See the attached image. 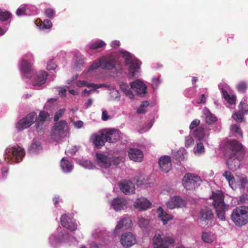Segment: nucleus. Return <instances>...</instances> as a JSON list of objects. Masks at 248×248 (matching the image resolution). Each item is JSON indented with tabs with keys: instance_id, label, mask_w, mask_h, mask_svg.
I'll return each instance as SVG.
<instances>
[{
	"instance_id": "nucleus-1",
	"label": "nucleus",
	"mask_w": 248,
	"mask_h": 248,
	"mask_svg": "<svg viewBox=\"0 0 248 248\" xmlns=\"http://www.w3.org/2000/svg\"><path fill=\"white\" fill-rule=\"evenodd\" d=\"M227 168L234 171L238 170L245 154L242 144L235 140L227 142L225 145Z\"/></svg>"
},
{
	"instance_id": "nucleus-2",
	"label": "nucleus",
	"mask_w": 248,
	"mask_h": 248,
	"mask_svg": "<svg viewBox=\"0 0 248 248\" xmlns=\"http://www.w3.org/2000/svg\"><path fill=\"white\" fill-rule=\"evenodd\" d=\"M224 198L223 193L220 191L213 192L211 197L214 201L212 204L216 210L217 217L221 220L225 219V213L228 207L224 202Z\"/></svg>"
},
{
	"instance_id": "nucleus-3",
	"label": "nucleus",
	"mask_w": 248,
	"mask_h": 248,
	"mask_svg": "<svg viewBox=\"0 0 248 248\" xmlns=\"http://www.w3.org/2000/svg\"><path fill=\"white\" fill-rule=\"evenodd\" d=\"M231 217L236 225L242 226L248 223V207L240 206L232 211Z\"/></svg>"
},
{
	"instance_id": "nucleus-4",
	"label": "nucleus",
	"mask_w": 248,
	"mask_h": 248,
	"mask_svg": "<svg viewBox=\"0 0 248 248\" xmlns=\"http://www.w3.org/2000/svg\"><path fill=\"white\" fill-rule=\"evenodd\" d=\"M25 155V150L19 146H14L6 148L5 159L13 162H19Z\"/></svg>"
},
{
	"instance_id": "nucleus-5",
	"label": "nucleus",
	"mask_w": 248,
	"mask_h": 248,
	"mask_svg": "<svg viewBox=\"0 0 248 248\" xmlns=\"http://www.w3.org/2000/svg\"><path fill=\"white\" fill-rule=\"evenodd\" d=\"M202 182L200 177L199 176L188 173L186 174L183 179V185L186 189L191 190L198 187Z\"/></svg>"
},
{
	"instance_id": "nucleus-6",
	"label": "nucleus",
	"mask_w": 248,
	"mask_h": 248,
	"mask_svg": "<svg viewBox=\"0 0 248 248\" xmlns=\"http://www.w3.org/2000/svg\"><path fill=\"white\" fill-rule=\"evenodd\" d=\"M67 127V123L65 121L57 122L52 128V139L56 141L60 140L65 136V129Z\"/></svg>"
},
{
	"instance_id": "nucleus-7",
	"label": "nucleus",
	"mask_w": 248,
	"mask_h": 248,
	"mask_svg": "<svg viewBox=\"0 0 248 248\" xmlns=\"http://www.w3.org/2000/svg\"><path fill=\"white\" fill-rule=\"evenodd\" d=\"M122 54L124 58L125 65L128 67L129 70L136 72L140 68L141 62L134 55L127 51H124Z\"/></svg>"
},
{
	"instance_id": "nucleus-8",
	"label": "nucleus",
	"mask_w": 248,
	"mask_h": 248,
	"mask_svg": "<svg viewBox=\"0 0 248 248\" xmlns=\"http://www.w3.org/2000/svg\"><path fill=\"white\" fill-rule=\"evenodd\" d=\"M214 216L212 210L210 208L205 206L200 210L197 222L199 225L205 226L208 224L209 221L213 219Z\"/></svg>"
},
{
	"instance_id": "nucleus-9",
	"label": "nucleus",
	"mask_w": 248,
	"mask_h": 248,
	"mask_svg": "<svg viewBox=\"0 0 248 248\" xmlns=\"http://www.w3.org/2000/svg\"><path fill=\"white\" fill-rule=\"evenodd\" d=\"M37 114L35 112H31L26 117L19 120L16 124V128L18 130H22L30 127L36 120Z\"/></svg>"
},
{
	"instance_id": "nucleus-10",
	"label": "nucleus",
	"mask_w": 248,
	"mask_h": 248,
	"mask_svg": "<svg viewBox=\"0 0 248 248\" xmlns=\"http://www.w3.org/2000/svg\"><path fill=\"white\" fill-rule=\"evenodd\" d=\"M117 64L116 59L111 55L103 57L101 58V68L103 69H112L116 67Z\"/></svg>"
},
{
	"instance_id": "nucleus-11",
	"label": "nucleus",
	"mask_w": 248,
	"mask_h": 248,
	"mask_svg": "<svg viewBox=\"0 0 248 248\" xmlns=\"http://www.w3.org/2000/svg\"><path fill=\"white\" fill-rule=\"evenodd\" d=\"M61 224L63 227L71 231L76 230L77 227L76 223L72 221L69 214H65L61 216Z\"/></svg>"
},
{
	"instance_id": "nucleus-12",
	"label": "nucleus",
	"mask_w": 248,
	"mask_h": 248,
	"mask_svg": "<svg viewBox=\"0 0 248 248\" xmlns=\"http://www.w3.org/2000/svg\"><path fill=\"white\" fill-rule=\"evenodd\" d=\"M121 243L125 248H129L136 243L135 236L130 232H125L122 234L121 238Z\"/></svg>"
},
{
	"instance_id": "nucleus-13",
	"label": "nucleus",
	"mask_w": 248,
	"mask_h": 248,
	"mask_svg": "<svg viewBox=\"0 0 248 248\" xmlns=\"http://www.w3.org/2000/svg\"><path fill=\"white\" fill-rule=\"evenodd\" d=\"M47 77L48 74L46 71H41L37 72L34 78L33 86L36 89H40L41 86L46 82Z\"/></svg>"
},
{
	"instance_id": "nucleus-14",
	"label": "nucleus",
	"mask_w": 248,
	"mask_h": 248,
	"mask_svg": "<svg viewBox=\"0 0 248 248\" xmlns=\"http://www.w3.org/2000/svg\"><path fill=\"white\" fill-rule=\"evenodd\" d=\"M131 89L139 95H144L146 93L147 87L144 83L140 80L130 83Z\"/></svg>"
},
{
	"instance_id": "nucleus-15",
	"label": "nucleus",
	"mask_w": 248,
	"mask_h": 248,
	"mask_svg": "<svg viewBox=\"0 0 248 248\" xmlns=\"http://www.w3.org/2000/svg\"><path fill=\"white\" fill-rule=\"evenodd\" d=\"M106 141L109 143H116L120 138L119 131L117 130L110 129L104 133Z\"/></svg>"
},
{
	"instance_id": "nucleus-16",
	"label": "nucleus",
	"mask_w": 248,
	"mask_h": 248,
	"mask_svg": "<svg viewBox=\"0 0 248 248\" xmlns=\"http://www.w3.org/2000/svg\"><path fill=\"white\" fill-rule=\"evenodd\" d=\"M129 158L135 161L140 162L143 160V154L142 152L137 148H130L128 151Z\"/></svg>"
},
{
	"instance_id": "nucleus-17",
	"label": "nucleus",
	"mask_w": 248,
	"mask_h": 248,
	"mask_svg": "<svg viewBox=\"0 0 248 248\" xmlns=\"http://www.w3.org/2000/svg\"><path fill=\"white\" fill-rule=\"evenodd\" d=\"M161 170L165 172H169L171 167V158L169 156H162L158 162Z\"/></svg>"
},
{
	"instance_id": "nucleus-18",
	"label": "nucleus",
	"mask_w": 248,
	"mask_h": 248,
	"mask_svg": "<svg viewBox=\"0 0 248 248\" xmlns=\"http://www.w3.org/2000/svg\"><path fill=\"white\" fill-rule=\"evenodd\" d=\"M151 206V202L144 198H140L137 199L134 203L135 208L140 211L146 210L149 209Z\"/></svg>"
},
{
	"instance_id": "nucleus-19",
	"label": "nucleus",
	"mask_w": 248,
	"mask_h": 248,
	"mask_svg": "<svg viewBox=\"0 0 248 248\" xmlns=\"http://www.w3.org/2000/svg\"><path fill=\"white\" fill-rule=\"evenodd\" d=\"M157 242L159 243L158 246L156 247V248H169V246L172 244L174 242V240L173 238L167 237L164 239H162L160 234H158L156 237V245Z\"/></svg>"
},
{
	"instance_id": "nucleus-20",
	"label": "nucleus",
	"mask_w": 248,
	"mask_h": 248,
	"mask_svg": "<svg viewBox=\"0 0 248 248\" xmlns=\"http://www.w3.org/2000/svg\"><path fill=\"white\" fill-rule=\"evenodd\" d=\"M21 71L27 78H31L33 75L32 65L26 60L21 62Z\"/></svg>"
},
{
	"instance_id": "nucleus-21",
	"label": "nucleus",
	"mask_w": 248,
	"mask_h": 248,
	"mask_svg": "<svg viewBox=\"0 0 248 248\" xmlns=\"http://www.w3.org/2000/svg\"><path fill=\"white\" fill-rule=\"evenodd\" d=\"M92 138L93 144L98 149H100L103 146L106 142L104 132H100L98 134H94Z\"/></svg>"
},
{
	"instance_id": "nucleus-22",
	"label": "nucleus",
	"mask_w": 248,
	"mask_h": 248,
	"mask_svg": "<svg viewBox=\"0 0 248 248\" xmlns=\"http://www.w3.org/2000/svg\"><path fill=\"white\" fill-rule=\"evenodd\" d=\"M235 183L237 187L240 189L248 188V178L245 174H239L236 175Z\"/></svg>"
},
{
	"instance_id": "nucleus-23",
	"label": "nucleus",
	"mask_w": 248,
	"mask_h": 248,
	"mask_svg": "<svg viewBox=\"0 0 248 248\" xmlns=\"http://www.w3.org/2000/svg\"><path fill=\"white\" fill-rule=\"evenodd\" d=\"M96 159L97 163L102 167L107 168L111 164L110 158L103 154H97Z\"/></svg>"
},
{
	"instance_id": "nucleus-24",
	"label": "nucleus",
	"mask_w": 248,
	"mask_h": 248,
	"mask_svg": "<svg viewBox=\"0 0 248 248\" xmlns=\"http://www.w3.org/2000/svg\"><path fill=\"white\" fill-rule=\"evenodd\" d=\"M156 212L158 218L162 222L163 225H166L169 221L173 218L171 215L167 213L160 206L157 208Z\"/></svg>"
},
{
	"instance_id": "nucleus-25",
	"label": "nucleus",
	"mask_w": 248,
	"mask_h": 248,
	"mask_svg": "<svg viewBox=\"0 0 248 248\" xmlns=\"http://www.w3.org/2000/svg\"><path fill=\"white\" fill-rule=\"evenodd\" d=\"M185 202L180 197H174L167 203V207L170 209L180 207L184 205Z\"/></svg>"
},
{
	"instance_id": "nucleus-26",
	"label": "nucleus",
	"mask_w": 248,
	"mask_h": 248,
	"mask_svg": "<svg viewBox=\"0 0 248 248\" xmlns=\"http://www.w3.org/2000/svg\"><path fill=\"white\" fill-rule=\"evenodd\" d=\"M111 205L115 211H120L125 207L126 201L124 198H115L112 201Z\"/></svg>"
},
{
	"instance_id": "nucleus-27",
	"label": "nucleus",
	"mask_w": 248,
	"mask_h": 248,
	"mask_svg": "<svg viewBox=\"0 0 248 248\" xmlns=\"http://www.w3.org/2000/svg\"><path fill=\"white\" fill-rule=\"evenodd\" d=\"M120 188L122 191L125 194L132 193L135 189L134 184L130 181L122 183Z\"/></svg>"
},
{
	"instance_id": "nucleus-28",
	"label": "nucleus",
	"mask_w": 248,
	"mask_h": 248,
	"mask_svg": "<svg viewBox=\"0 0 248 248\" xmlns=\"http://www.w3.org/2000/svg\"><path fill=\"white\" fill-rule=\"evenodd\" d=\"M222 175L225 178V179L228 182L229 186L232 189H236L237 188V185L235 183V178L230 171L228 170H225L223 172Z\"/></svg>"
},
{
	"instance_id": "nucleus-29",
	"label": "nucleus",
	"mask_w": 248,
	"mask_h": 248,
	"mask_svg": "<svg viewBox=\"0 0 248 248\" xmlns=\"http://www.w3.org/2000/svg\"><path fill=\"white\" fill-rule=\"evenodd\" d=\"M193 136L198 140H201L203 139L205 136V130L202 126H199L193 130Z\"/></svg>"
},
{
	"instance_id": "nucleus-30",
	"label": "nucleus",
	"mask_w": 248,
	"mask_h": 248,
	"mask_svg": "<svg viewBox=\"0 0 248 248\" xmlns=\"http://www.w3.org/2000/svg\"><path fill=\"white\" fill-rule=\"evenodd\" d=\"M77 85L79 87H93L94 89H99L103 87H105V85L104 84H95L93 83H89L87 81L83 80L78 81Z\"/></svg>"
},
{
	"instance_id": "nucleus-31",
	"label": "nucleus",
	"mask_w": 248,
	"mask_h": 248,
	"mask_svg": "<svg viewBox=\"0 0 248 248\" xmlns=\"http://www.w3.org/2000/svg\"><path fill=\"white\" fill-rule=\"evenodd\" d=\"M221 93L224 98L230 104H234L236 102V96L234 95H230L226 90L221 89Z\"/></svg>"
},
{
	"instance_id": "nucleus-32",
	"label": "nucleus",
	"mask_w": 248,
	"mask_h": 248,
	"mask_svg": "<svg viewBox=\"0 0 248 248\" xmlns=\"http://www.w3.org/2000/svg\"><path fill=\"white\" fill-rule=\"evenodd\" d=\"M132 221L128 218H124L121 219L117 224L115 230H119L121 229L123 227H125L128 228L131 226Z\"/></svg>"
},
{
	"instance_id": "nucleus-33",
	"label": "nucleus",
	"mask_w": 248,
	"mask_h": 248,
	"mask_svg": "<svg viewBox=\"0 0 248 248\" xmlns=\"http://www.w3.org/2000/svg\"><path fill=\"white\" fill-rule=\"evenodd\" d=\"M61 167L65 172H69L73 169V165L68 160L62 158L61 162Z\"/></svg>"
},
{
	"instance_id": "nucleus-34",
	"label": "nucleus",
	"mask_w": 248,
	"mask_h": 248,
	"mask_svg": "<svg viewBox=\"0 0 248 248\" xmlns=\"http://www.w3.org/2000/svg\"><path fill=\"white\" fill-rule=\"evenodd\" d=\"M204 119L205 122L208 124H214L217 120V117L208 110L204 113Z\"/></svg>"
},
{
	"instance_id": "nucleus-35",
	"label": "nucleus",
	"mask_w": 248,
	"mask_h": 248,
	"mask_svg": "<svg viewBox=\"0 0 248 248\" xmlns=\"http://www.w3.org/2000/svg\"><path fill=\"white\" fill-rule=\"evenodd\" d=\"M202 239L203 242L207 243H212L214 239V235L209 232H203L202 235Z\"/></svg>"
},
{
	"instance_id": "nucleus-36",
	"label": "nucleus",
	"mask_w": 248,
	"mask_h": 248,
	"mask_svg": "<svg viewBox=\"0 0 248 248\" xmlns=\"http://www.w3.org/2000/svg\"><path fill=\"white\" fill-rule=\"evenodd\" d=\"M105 45L106 43L104 41L100 40L91 43L89 45V47L90 49L96 50L98 48L104 47V46H105Z\"/></svg>"
},
{
	"instance_id": "nucleus-37",
	"label": "nucleus",
	"mask_w": 248,
	"mask_h": 248,
	"mask_svg": "<svg viewBox=\"0 0 248 248\" xmlns=\"http://www.w3.org/2000/svg\"><path fill=\"white\" fill-rule=\"evenodd\" d=\"M121 89L123 92L128 97L132 99L134 97V95L129 89V87L126 84H123L121 85Z\"/></svg>"
},
{
	"instance_id": "nucleus-38",
	"label": "nucleus",
	"mask_w": 248,
	"mask_h": 248,
	"mask_svg": "<svg viewBox=\"0 0 248 248\" xmlns=\"http://www.w3.org/2000/svg\"><path fill=\"white\" fill-rule=\"evenodd\" d=\"M41 149V143L40 142L33 141L29 147V151L31 153H35Z\"/></svg>"
},
{
	"instance_id": "nucleus-39",
	"label": "nucleus",
	"mask_w": 248,
	"mask_h": 248,
	"mask_svg": "<svg viewBox=\"0 0 248 248\" xmlns=\"http://www.w3.org/2000/svg\"><path fill=\"white\" fill-rule=\"evenodd\" d=\"M39 28L42 29H50L52 26V23L49 19H45L42 22L40 21Z\"/></svg>"
},
{
	"instance_id": "nucleus-40",
	"label": "nucleus",
	"mask_w": 248,
	"mask_h": 248,
	"mask_svg": "<svg viewBox=\"0 0 248 248\" xmlns=\"http://www.w3.org/2000/svg\"><path fill=\"white\" fill-rule=\"evenodd\" d=\"M46 16L50 19H53L55 16V11L51 8H48L45 11Z\"/></svg>"
},
{
	"instance_id": "nucleus-41",
	"label": "nucleus",
	"mask_w": 248,
	"mask_h": 248,
	"mask_svg": "<svg viewBox=\"0 0 248 248\" xmlns=\"http://www.w3.org/2000/svg\"><path fill=\"white\" fill-rule=\"evenodd\" d=\"M11 16V14L7 11H0V20L1 21H7Z\"/></svg>"
},
{
	"instance_id": "nucleus-42",
	"label": "nucleus",
	"mask_w": 248,
	"mask_h": 248,
	"mask_svg": "<svg viewBox=\"0 0 248 248\" xmlns=\"http://www.w3.org/2000/svg\"><path fill=\"white\" fill-rule=\"evenodd\" d=\"M139 224L140 228H146L149 224V220L143 218L142 217H138Z\"/></svg>"
},
{
	"instance_id": "nucleus-43",
	"label": "nucleus",
	"mask_w": 248,
	"mask_h": 248,
	"mask_svg": "<svg viewBox=\"0 0 248 248\" xmlns=\"http://www.w3.org/2000/svg\"><path fill=\"white\" fill-rule=\"evenodd\" d=\"M48 113L45 111H42L40 112L38 116V120L40 122L44 123L48 117Z\"/></svg>"
},
{
	"instance_id": "nucleus-44",
	"label": "nucleus",
	"mask_w": 248,
	"mask_h": 248,
	"mask_svg": "<svg viewBox=\"0 0 248 248\" xmlns=\"http://www.w3.org/2000/svg\"><path fill=\"white\" fill-rule=\"evenodd\" d=\"M236 88L239 92H244L247 89V83L244 81L241 82L237 85Z\"/></svg>"
},
{
	"instance_id": "nucleus-45",
	"label": "nucleus",
	"mask_w": 248,
	"mask_h": 248,
	"mask_svg": "<svg viewBox=\"0 0 248 248\" xmlns=\"http://www.w3.org/2000/svg\"><path fill=\"white\" fill-rule=\"evenodd\" d=\"M231 130L240 136L241 138L243 137V133L240 126L236 124H233L231 126Z\"/></svg>"
},
{
	"instance_id": "nucleus-46",
	"label": "nucleus",
	"mask_w": 248,
	"mask_h": 248,
	"mask_svg": "<svg viewBox=\"0 0 248 248\" xmlns=\"http://www.w3.org/2000/svg\"><path fill=\"white\" fill-rule=\"evenodd\" d=\"M233 118L237 122H242L244 119V115L239 112H236L233 114Z\"/></svg>"
},
{
	"instance_id": "nucleus-47",
	"label": "nucleus",
	"mask_w": 248,
	"mask_h": 248,
	"mask_svg": "<svg viewBox=\"0 0 248 248\" xmlns=\"http://www.w3.org/2000/svg\"><path fill=\"white\" fill-rule=\"evenodd\" d=\"M194 143V140L192 137L189 135L188 136L186 137L185 139V146L187 148L191 146Z\"/></svg>"
},
{
	"instance_id": "nucleus-48",
	"label": "nucleus",
	"mask_w": 248,
	"mask_h": 248,
	"mask_svg": "<svg viewBox=\"0 0 248 248\" xmlns=\"http://www.w3.org/2000/svg\"><path fill=\"white\" fill-rule=\"evenodd\" d=\"M200 124V121L198 119L194 120L189 125V129L191 130H194V128L197 127Z\"/></svg>"
},
{
	"instance_id": "nucleus-49",
	"label": "nucleus",
	"mask_w": 248,
	"mask_h": 248,
	"mask_svg": "<svg viewBox=\"0 0 248 248\" xmlns=\"http://www.w3.org/2000/svg\"><path fill=\"white\" fill-rule=\"evenodd\" d=\"M136 180L137 185L140 186L142 187L146 183L145 180L141 176L138 177Z\"/></svg>"
},
{
	"instance_id": "nucleus-50",
	"label": "nucleus",
	"mask_w": 248,
	"mask_h": 248,
	"mask_svg": "<svg viewBox=\"0 0 248 248\" xmlns=\"http://www.w3.org/2000/svg\"><path fill=\"white\" fill-rule=\"evenodd\" d=\"M64 113V109H60L56 112L54 116V121L57 122Z\"/></svg>"
},
{
	"instance_id": "nucleus-51",
	"label": "nucleus",
	"mask_w": 248,
	"mask_h": 248,
	"mask_svg": "<svg viewBox=\"0 0 248 248\" xmlns=\"http://www.w3.org/2000/svg\"><path fill=\"white\" fill-rule=\"evenodd\" d=\"M239 108L243 112L246 113L248 112V105L246 103L241 102Z\"/></svg>"
},
{
	"instance_id": "nucleus-52",
	"label": "nucleus",
	"mask_w": 248,
	"mask_h": 248,
	"mask_svg": "<svg viewBox=\"0 0 248 248\" xmlns=\"http://www.w3.org/2000/svg\"><path fill=\"white\" fill-rule=\"evenodd\" d=\"M26 9L25 6H21L16 10V14L18 16H23L25 14Z\"/></svg>"
},
{
	"instance_id": "nucleus-53",
	"label": "nucleus",
	"mask_w": 248,
	"mask_h": 248,
	"mask_svg": "<svg viewBox=\"0 0 248 248\" xmlns=\"http://www.w3.org/2000/svg\"><path fill=\"white\" fill-rule=\"evenodd\" d=\"M44 128V123L37 120L35 124V129L37 132L41 131Z\"/></svg>"
},
{
	"instance_id": "nucleus-54",
	"label": "nucleus",
	"mask_w": 248,
	"mask_h": 248,
	"mask_svg": "<svg viewBox=\"0 0 248 248\" xmlns=\"http://www.w3.org/2000/svg\"><path fill=\"white\" fill-rule=\"evenodd\" d=\"M99 67H101V59L97 62H95L91 65L88 70V72H90L93 70L96 69Z\"/></svg>"
},
{
	"instance_id": "nucleus-55",
	"label": "nucleus",
	"mask_w": 248,
	"mask_h": 248,
	"mask_svg": "<svg viewBox=\"0 0 248 248\" xmlns=\"http://www.w3.org/2000/svg\"><path fill=\"white\" fill-rule=\"evenodd\" d=\"M196 151L199 153H203L205 151L204 147L202 142L197 143Z\"/></svg>"
},
{
	"instance_id": "nucleus-56",
	"label": "nucleus",
	"mask_w": 248,
	"mask_h": 248,
	"mask_svg": "<svg viewBox=\"0 0 248 248\" xmlns=\"http://www.w3.org/2000/svg\"><path fill=\"white\" fill-rule=\"evenodd\" d=\"M56 67V64L53 63L52 60H50L47 63V69L49 70H53L55 69Z\"/></svg>"
},
{
	"instance_id": "nucleus-57",
	"label": "nucleus",
	"mask_w": 248,
	"mask_h": 248,
	"mask_svg": "<svg viewBox=\"0 0 248 248\" xmlns=\"http://www.w3.org/2000/svg\"><path fill=\"white\" fill-rule=\"evenodd\" d=\"M110 118L108 111L106 110L103 111L102 114V119L103 121H106Z\"/></svg>"
},
{
	"instance_id": "nucleus-58",
	"label": "nucleus",
	"mask_w": 248,
	"mask_h": 248,
	"mask_svg": "<svg viewBox=\"0 0 248 248\" xmlns=\"http://www.w3.org/2000/svg\"><path fill=\"white\" fill-rule=\"evenodd\" d=\"M248 200V195L247 194L242 195L239 199V201L241 203H244Z\"/></svg>"
},
{
	"instance_id": "nucleus-59",
	"label": "nucleus",
	"mask_w": 248,
	"mask_h": 248,
	"mask_svg": "<svg viewBox=\"0 0 248 248\" xmlns=\"http://www.w3.org/2000/svg\"><path fill=\"white\" fill-rule=\"evenodd\" d=\"M74 126L77 128H80L83 125V123L81 121H77L74 122Z\"/></svg>"
},
{
	"instance_id": "nucleus-60",
	"label": "nucleus",
	"mask_w": 248,
	"mask_h": 248,
	"mask_svg": "<svg viewBox=\"0 0 248 248\" xmlns=\"http://www.w3.org/2000/svg\"><path fill=\"white\" fill-rule=\"evenodd\" d=\"M120 42L117 40L113 41L111 43V46L113 48H117L120 46Z\"/></svg>"
},
{
	"instance_id": "nucleus-61",
	"label": "nucleus",
	"mask_w": 248,
	"mask_h": 248,
	"mask_svg": "<svg viewBox=\"0 0 248 248\" xmlns=\"http://www.w3.org/2000/svg\"><path fill=\"white\" fill-rule=\"evenodd\" d=\"M206 98L204 94H202L200 98V100L198 101V103H205L206 102Z\"/></svg>"
},
{
	"instance_id": "nucleus-62",
	"label": "nucleus",
	"mask_w": 248,
	"mask_h": 248,
	"mask_svg": "<svg viewBox=\"0 0 248 248\" xmlns=\"http://www.w3.org/2000/svg\"><path fill=\"white\" fill-rule=\"evenodd\" d=\"M93 101L92 99L89 98L88 100V101H87V103H86L85 105L87 107V108H89V107L92 106V105L93 104Z\"/></svg>"
},
{
	"instance_id": "nucleus-63",
	"label": "nucleus",
	"mask_w": 248,
	"mask_h": 248,
	"mask_svg": "<svg viewBox=\"0 0 248 248\" xmlns=\"http://www.w3.org/2000/svg\"><path fill=\"white\" fill-rule=\"evenodd\" d=\"M137 112L139 114H141L145 113V111L144 109L143 108L140 106V107L137 109Z\"/></svg>"
},
{
	"instance_id": "nucleus-64",
	"label": "nucleus",
	"mask_w": 248,
	"mask_h": 248,
	"mask_svg": "<svg viewBox=\"0 0 248 248\" xmlns=\"http://www.w3.org/2000/svg\"><path fill=\"white\" fill-rule=\"evenodd\" d=\"M66 90L65 89L62 88L59 91V94H62L63 96H65V93H66Z\"/></svg>"
}]
</instances>
